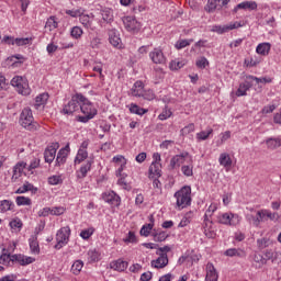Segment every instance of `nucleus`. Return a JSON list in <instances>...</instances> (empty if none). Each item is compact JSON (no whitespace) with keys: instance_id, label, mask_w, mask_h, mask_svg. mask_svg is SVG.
Segmentation results:
<instances>
[{"instance_id":"obj_59","label":"nucleus","mask_w":281,"mask_h":281,"mask_svg":"<svg viewBox=\"0 0 281 281\" xmlns=\"http://www.w3.org/2000/svg\"><path fill=\"white\" fill-rule=\"evenodd\" d=\"M181 67H183L182 61L172 60L169 64V68L171 69V71H177L178 69H181Z\"/></svg>"},{"instance_id":"obj_26","label":"nucleus","mask_w":281,"mask_h":281,"mask_svg":"<svg viewBox=\"0 0 281 281\" xmlns=\"http://www.w3.org/2000/svg\"><path fill=\"white\" fill-rule=\"evenodd\" d=\"M103 200L105 201V203H111V205H114L115 207L120 205V196H117L115 192L104 194Z\"/></svg>"},{"instance_id":"obj_51","label":"nucleus","mask_w":281,"mask_h":281,"mask_svg":"<svg viewBox=\"0 0 281 281\" xmlns=\"http://www.w3.org/2000/svg\"><path fill=\"white\" fill-rule=\"evenodd\" d=\"M72 38H80L82 36V29L80 26H74L70 31Z\"/></svg>"},{"instance_id":"obj_17","label":"nucleus","mask_w":281,"mask_h":281,"mask_svg":"<svg viewBox=\"0 0 281 281\" xmlns=\"http://www.w3.org/2000/svg\"><path fill=\"white\" fill-rule=\"evenodd\" d=\"M109 41L113 47L122 48V38H120V33L116 30L109 32Z\"/></svg>"},{"instance_id":"obj_60","label":"nucleus","mask_w":281,"mask_h":281,"mask_svg":"<svg viewBox=\"0 0 281 281\" xmlns=\"http://www.w3.org/2000/svg\"><path fill=\"white\" fill-rule=\"evenodd\" d=\"M254 260L259 265V267H262V265H267V258L262 257L260 254H256L254 256Z\"/></svg>"},{"instance_id":"obj_45","label":"nucleus","mask_w":281,"mask_h":281,"mask_svg":"<svg viewBox=\"0 0 281 281\" xmlns=\"http://www.w3.org/2000/svg\"><path fill=\"white\" fill-rule=\"evenodd\" d=\"M190 221H192V212L187 213L181 222L179 223V227H187V225H190Z\"/></svg>"},{"instance_id":"obj_33","label":"nucleus","mask_w":281,"mask_h":281,"mask_svg":"<svg viewBox=\"0 0 281 281\" xmlns=\"http://www.w3.org/2000/svg\"><path fill=\"white\" fill-rule=\"evenodd\" d=\"M12 207H14V203H12V201L10 200L0 201V212L2 213L10 212Z\"/></svg>"},{"instance_id":"obj_11","label":"nucleus","mask_w":281,"mask_h":281,"mask_svg":"<svg viewBox=\"0 0 281 281\" xmlns=\"http://www.w3.org/2000/svg\"><path fill=\"white\" fill-rule=\"evenodd\" d=\"M149 58L155 63V65H166V56H164V52L159 48H155L149 53Z\"/></svg>"},{"instance_id":"obj_7","label":"nucleus","mask_w":281,"mask_h":281,"mask_svg":"<svg viewBox=\"0 0 281 281\" xmlns=\"http://www.w3.org/2000/svg\"><path fill=\"white\" fill-rule=\"evenodd\" d=\"M69 234H71V229L69 226L61 227L56 235V241L55 249H63L64 245H67L69 240Z\"/></svg>"},{"instance_id":"obj_3","label":"nucleus","mask_w":281,"mask_h":281,"mask_svg":"<svg viewBox=\"0 0 281 281\" xmlns=\"http://www.w3.org/2000/svg\"><path fill=\"white\" fill-rule=\"evenodd\" d=\"M20 124L26 131H38L41 125L37 122H34V115L30 108H25L20 115Z\"/></svg>"},{"instance_id":"obj_8","label":"nucleus","mask_w":281,"mask_h":281,"mask_svg":"<svg viewBox=\"0 0 281 281\" xmlns=\"http://www.w3.org/2000/svg\"><path fill=\"white\" fill-rule=\"evenodd\" d=\"M3 42L8 45H18V47H22L23 45H30V43H32V37L14 38L12 36H4Z\"/></svg>"},{"instance_id":"obj_31","label":"nucleus","mask_w":281,"mask_h":281,"mask_svg":"<svg viewBox=\"0 0 281 281\" xmlns=\"http://www.w3.org/2000/svg\"><path fill=\"white\" fill-rule=\"evenodd\" d=\"M266 144H267V148H269V150H276V148H280L281 139L280 138H268L266 140Z\"/></svg>"},{"instance_id":"obj_61","label":"nucleus","mask_w":281,"mask_h":281,"mask_svg":"<svg viewBox=\"0 0 281 281\" xmlns=\"http://www.w3.org/2000/svg\"><path fill=\"white\" fill-rule=\"evenodd\" d=\"M10 227L11 229H21V227H23V222H21V220H12L10 222Z\"/></svg>"},{"instance_id":"obj_13","label":"nucleus","mask_w":281,"mask_h":281,"mask_svg":"<svg viewBox=\"0 0 281 281\" xmlns=\"http://www.w3.org/2000/svg\"><path fill=\"white\" fill-rule=\"evenodd\" d=\"M238 10H248V12H251L254 10H258V3L256 1H244L241 3H238L233 12L236 13Z\"/></svg>"},{"instance_id":"obj_32","label":"nucleus","mask_w":281,"mask_h":281,"mask_svg":"<svg viewBox=\"0 0 281 281\" xmlns=\"http://www.w3.org/2000/svg\"><path fill=\"white\" fill-rule=\"evenodd\" d=\"M214 133V130L207 128L206 131L199 132L196 134L198 142H205Z\"/></svg>"},{"instance_id":"obj_15","label":"nucleus","mask_w":281,"mask_h":281,"mask_svg":"<svg viewBox=\"0 0 281 281\" xmlns=\"http://www.w3.org/2000/svg\"><path fill=\"white\" fill-rule=\"evenodd\" d=\"M58 148V143L54 144L53 146H49L44 151V158L46 164H52L54 159H56V150Z\"/></svg>"},{"instance_id":"obj_40","label":"nucleus","mask_w":281,"mask_h":281,"mask_svg":"<svg viewBox=\"0 0 281 281\" xmlns=\"http://www.w3.org/2000/svg\"><path fill=\"white\" fill-rule=\"evenodd\" d=\"M103 21L111 23L113 21V11L111 9H105L101 12Z\"/></svg>"},{"instance_id":"obj_55","label":"nucleus","mask_w":281,"mask_h":281,"mask_svg":"<svg viewBox=\"0 0 281 281\" xmlns=\"http://www.w3.org/2000/svg\"><path fill=\"white\" fill-rule=\"evenodd\" d=\"M211 32H216V34H225L227 32V26L213 25Z\"/></svg>"},{"instance_id":"obj_36","label":"nucleus","mask_w":281,"mask_h":281,"mask_svg":"<svg viewBox=\"0 0 281 281\" xmlns=\"http://www.w3.org/2000/svg\"><path fill=\"white\" fill-rule=\"evenodd\" d=\"M82 267H85V262L82 260H76L71 266L74 276H78L82 271Z\"/></svg>"},{"instance_id":"obj_39","label":"nucleus","mask_w":281,"mask_h":281,"mask_svg":"<svg viewBox=\"0 0 281 281\" xmlns=\"http://www.w3.org/2000/svg\"><path fill=\"white\" fill-rule=\"evenodd\" d=\"M32 188H34V186L30 182H25L22 187H20L16 191L15 194H25V192H30L32 191Z\"/></svg>"},{"instance_id":"obj_22","label":"nucleus","mask_w":281,"mask_h":281,"mask_svg":"<svg viewBox=\"0 0 281 281\" xmlns=\"http://www.w3.org/2000/svg\"><path fill=\"white\" fill-rule=\"evenodd\" d=\"M111 269H114V271H126V269L128 268V262L119 259L116 261H112L110 263Z\"/></svg>"},{"instance_id":"obj_63","label":"nucleus","mask_w":281,"mask_h":281,"mask_svg":"<svg viewBox=\"0 0 281 281\" xmlns=\"http://www.w3.org/2000/svg\"><path fill=\"white\" fill-rule=\"evenodd\" d=\"M172 116V111L168 110V109H165L162 111L161 114H159L158 119L164 121V120H168V117H171Z\"/></svg>"},{"instance_id":"obj_62","label":"nucleus","mask_w":281,"mask_h":281,"mask_svg":"<svg viewBox=\"0 0 281 281\" xmlns=\"http://www.w3.org/2000/svg\"><path fill=\"white\" fill-rule=\"evenodd\" d=\"M140 98H144V100H155V92H153V90H143V94H140Z\"/></svg>"},{"instance_id":"obj_42","label":"nucleus","mask_w":281,"mask_h":281,"mask_svg":"<svg viewBox=\"0 0 281 281\" xmlns=\"http://www.w3.org/2000/svg\"><path fill=\"white\" fill-rule=\"evenodd\" d=\"M246 78H247V80H255V82H257V85H267V83L271 82V79L265 78V77L258 78V77H254L250 75V76H247Z\"/></svg>"},{"instance_id":"obj_41","label":"nucleus","mask_w":281,"mask_h":281,"mask_svg":"<svg viewBox=\"0 0 281 281\" xmlns=\"http://www.w3.org/2000/svg\"><path fill=\"white\" fill-rule=\"evenodd\" d=\"M15 203L19 206H21V205H32V199L20 195V196H16Z\"/></svg>"},{"instance_id":"obj_53","label":"nucleus","mask_w":281,"mask_h":281,"mask_svg":"<svg viewBox=\"0 0 281 281\" xmlns=\"http://www.w3.org/2000/svg\"><path fill=\"white\" fill-rule=\"evenodd\" d=\"M181 135L186 136V135H190V133H194V123H191L187 126H184L181 131H180Z\"/></svg>"},{"instance_id":"obj_46","label":"nucleus","mask_w":281,"mask_h":281,"mask_svg":"<svg viewBox=\"0 0 281 281\" xmlns=\"http://www.w3.org/2000/svg\"><path fill=\"white\" fill-rule=\"evenodd\" d=\"M191 43H194V40H180L176 43V49H183V47H188Z\"/></svg>"},{"instance_id":"obj_23","label":"nucleus","mask_w":281,"mask_h":281,"mask_svg":"<svg viewBox=\"0 0 281 281\" xmlns=\"http://www.w3.org/2000/svg\"><path fill=\"white\" fill-rule=\"evenodd\" d=\"M91 166H93V160H88L83 166H81L77 173L78 179H85V177H87V172L91 170Z\"/></svg>"},{"instance_id":"obj_6","label":"nucleus","mask_w":281,"mask_h":281,"mask_svg":"<svg viewBox=\"0 0 281 281\" xmlns=\"http://www.w3.org/2000/svg\"><path fill=\"white\" fill-rule=\"evenodd\" d=\"M80 100H83L82 94L74 95L71 100L64 106L63 113L65 115H74V113H78V111H80Z\"/></svg>"},{"instance_id":"obj_29","label":"nucleus","mask_w":281,"mask_h":281,"mask_svg":"<svg viewBox=\"0 0 281 281\" xmlns=\"http://www.w3.org/2000/svg\"><path fill=\"white\" fill-rule=\"evenodd\" d=\"M143 92H144V82H142V81H136V82L134 83L133 89H132L133 95H135L136 98H142Z\"/></svg>"},{"instance_id":"obj_44","label":"nucleus","mask_w":281,"mask_h":281,"mask_svg":"<svg viewBox=\"0 0 281 281\" xmlns=\"http://www.w3.org/2000/svg\"><path fill=\"white\" fill-rule=\"evenodd\" d=\"M259 216H261V220L263 223H265V221H267V218H270L271 221H273V218H276V215H272L271 212H269L267 210H259Z\"/></svg>"},{"instance_id":"obj_30","label":"nucleus","mask_w":281,"mask_h":281,"mask_svg":"<svg viewBox=\"0 0 281 281\" xmlns=\"http://www.w3.org/2000/svg\"><path fill=\"white\" fill-rule=\"evenodd\" d=\"M194 165H192V157H190V164L181 167V172L184 177H192L194 175Z\"/></svg>"},{"instance_id":"obj_9","label":"nucleus","mask_w":281,"mask_h":281,"mask_svg":"<svg viewBox=\"0 0 281 281\" xmlns=\"http://www.w3.org/2000/svg\"><path fill=\"white\" fill-rule=\"evenodd\" d=\"M123 23L127 32H139L142 27V24L133 16H125Z\"/></svg>"},{"instance_id":"obj_34","label":"nucleus","mask_w":281,"mask_h":281,"mask_svg":"<svg viewBox=\"0 0 281 281\" xmlns=\"http://www.w3.org/2000/svg\"><path fill=\"white\" fill-rule=\"evenodd\" d=\"M47 100H49L48 93L38 94L35 98V106H43L44 104H47Z\"/></svg>"},{"instance_id":"obj_16","label":"nucleus","mask_w":281,"mask_h":281,"mask_svg":"<svg viewBox=\"0 0 281 281\" xmlns=\"http://www.w3.org/2000/svg\"><path fill=\"white\" fill-rule=\"evenodd\" d=\"M69 155V145L59 149L56 157V166H63L67 162V157Z\"/></svg>"},{"instance_id":"obj_25","label":"nucleus","mask_w":281,"mask_h":281,"mask_svg":"<svg viewBox=\"0 0 281 281\" xmlns=\"http://www.w3.org/2000/svg\"><path fill=\"white\" fill-rule=\"evenodd\" d=\"M218 162L223 168H232V157L227 153L220 155Z\"/></svg>"},{"instance_id":"obj_27","label":"nucleus","mask_w":281,"mask_h":281,"mask_svg":"<svg viewBox=\"0 0 281 281\" xmlns=\"http://www.w3.org/2000/svg\"><path fill=\"white\" fill-rule=\"evenodd\" d=\"M251 89V85L249 81H245L244 83L239 85V88L236 91L237 98H240L243 95H247V92Z\"/></svg>"},{"instance_id":"obj_5","label":"nucleus","mask_w":281,"mask_h":281,"mask_svg":"<svg viewBox=\"0 0 281 281\" xmlns=\"http://www.w3.org/2000/svg\"><path fill=\"white\" fill-rule=\"evenodd\" d=\"M217 223L221 225L236 227V225H240V215L234 213H222L217 216Z\"/></svg>"},{"instance_id":"obj_19","label":"nucleus","mask_w":281,"mask_h":281,"mask_svg":"<svg viewBox=\"0 0 281 281\" xmlns=\"http://www.w3.org/2000/svg\"><path fill=\"white\" fill-rule=\"evenodd\" d=\"M12 262H18V265L25 267L27 265H32V262H34V258L25 257L24 255H12Z\"/></svg>"},{"instance_id":"obj_54","label":"nucleus","mask_w":281,"mask_h":281,"mask_svg":"<svg viewBox=\"0 0 281 281\" xmlns=\"http://www.w3.org/2000/svg\"><path fill=\"white\" fill-rule=\"evenodd\" d=\"M10 262H12V255L2 254L0 256V265H10Z\"/></svg>"},{"instance_id":"obj_38","label":"nucleus","mask_w":281,"mask_h":281,"mask_svg":"<svg viewBox=\"0 0 281 281\" xmlns=\"http://www.w3.org/2000/svg\"><path fill=\"white\" fill-rule=\"evenodd\" d=\"M130 111L134 113L135 115H144L145 113H148V110L144 108H139V105L132 103L130 106Z\"/></svg>"},{"instance_id":"obj_18","label":"nucleus","mask_w":281,"mask_h":281,"mask_svg":"<svg viewBox=\"0 0 281 281\" xmlns=\"http://www.w3.org/2000/svg\"><path fill=\"white\" fill-rule=\"evenodd\" d=\"M205 281H218V272H216V268H214V263L206 265V277Z\"/></svg>"},{"instance_id":"obj_4","label":"nucleus","mask_w":281,"mask_h":281,"mask_svg":"<svg viewBox=\"0 0 281 281\" xmlns=\"http://www.w3.org/2000/svg\"><path fill=\"white\" fill-rule=\"evenodd\" d=\"M12 87H14L21 95H30L32 93V89H30V83H27V79L15 76L11 80Z\"/></svg>"},{"instance_id":"obj_57","label":"nucleus","mask_w":281,"mask_h":281,"mask_svg":"<svg viewBox=\"0 0 281 281\" xmlns=\"http://www.w3.org/2000/svg\"><path fill=\"white\" fill-rule=\"evenodd\" d=\"M80 236L83 238V240H89V238L93 236V228L81 231Z\"/></svg>"},{"instance_id":"obj_28","label":"nucleus","mask_w":281,"mask_h":281,"mask_svg":"<svg viewBox=\"0 0 281 281\" xmlns=\"http://www.w3.org/2000/svg\"><path fill=\"white\" fill-rule=\"evenodd\" d=\"M225 256H228L229 258H234V256H237V258H245L246 254L243 249L229 248L225 251Z\"/></svg>"},{"instance_id":"obj_21","label":"nucleus","mask_w":281,"mask_h":281,"mask_svg":"<svg viewBox=\"0 0 281 281\" xmlns=\"http://www.w3.org/2000/svg\"><path fill=\"white\" fill-rule=\"evenodd\" d=\"M155 177H161V164H159L158 161H154L149 166V178L155 179Z\"/></svg>"},{"instance_id":"obj_47","label":"nucleus","mask_w":281,"mask_h":281,"mask_svg":"<svg viewBox=\"0 0 281 281\" xmlns=\"http://www.w3.org/2000/svg\"><path fill=\"white\" fill-rule=\"evenodd\" d=\"M150 232H153V224H146L140 228V236L148 237Z\"/></svg>"},{"instance_id":"obj_58","label":"nucleus","mask_w":281,"mask_h":281,"mask_svg":"<svg viewBox=\"0 0 281 281\" xmlns=\"http://www.w3.org/2000/svg\"><path fill=\"white\" fill-rule=\"evenodd\" d=\"M195 65L196 67H199V69H205V67H207L210 63L207 61V58L201 57L200 59L196 60Z\"/></svg>"},{"instance_id":"obj_2","label":"nucleus","mask_w":281,"mask_h":281,"mask_svg":"<svg viewBox=\"0 0 281 281\" xmlns=\"http://www.w3.org/2000/svg\"><path fill=\"white\" fill-rule=\"evenodd\" d=\"M175 199L177 200V207L183 210L192 203V188L190 186L182 187L179 191L175 193Z\"/></svg>"},{"instance_id":"obj_10","label":"nucleus","mask_w":281,"mask_h":281,"mask_svg":"<svg viewBox=\"0 0 281 281\" xmlns=\"http://www.w3.org/2000/svg\"><path fill=\"white\" fill-rule=\"evenodd\" d=\"M156 254L159 257L151 260V267H154V269H164L165 267H168V255L159 251H156Z\"/></svg>"},{"instance_id":"obj_14","label":"nucleus","mask_w":281,"mask_h":281,"mask_svg":"<svg viewBox=\"0 0 281 281\" xmlns=\"http://www.w3.org/2000/svg\"><path fill=\"white\" fill-rule=\"evenodd\" d=\"M187 157H190V154L187 153V151L173 156V157L171 158V160H170V168H171V170H175L176 167L179 168V166H181V164H184Z\"/></svg>"},{"instance_id":"obj_43","label":"nucleus","mask_w":281,"mask_h":281,"mask_svg":"<svg viewBox=\"0 0 281 281\" xmlns=\"http://www.w3.org/2000/svg\"><path fill=\"white\" fill-rule=\"evenodd\" d=\"M30 249L32 254H41V248L38 247V240H36V238L30 239Z\"/></svg>"},{"instance_id":"obj_35","label":"nucleus","mask_w":281,"mask_h":281,"mask_svg":"<svg viewBox=\"0 0 281 281\" xmlns=\"http://www.w3.org/2000/svg\"><path fill=\"white\" fill-rule=\"evenodd\" d=\"M58 27V22L56 21V16H50L47 19L45 24V30H48L49 32L56 30Z\"/></svg>"},{"instance_id":"obj_12","label":"nucleus","mask_w":281,"mask_h":281,"mask_svg":"<svg viewBox=\"0 0 281 281\" xmlns=\"http://www.w3.org/2000/svg\"><path fill=\"white\" fill-rule=\"evenodd\" d=\"M25 166H27L26 162H18L14 167H13V175L11 177V181L12 183H16V181H19V179H21L22 175H23V170H25Z\"/></svg>"},{"instance_id":"obj_37","label":"nucleus","mask_w":281,"mask_h":281,"mask_svg":"<svg viewBox=\"0 0 281 281\" xmlns=\"http://www.w3.org/2000/svg\"><path fill=\"white\" fill-rule=\"evenodd\" d=\"M87 157H89V153L85 149H79L75 158V164H82Z\"/></svg>"},{"instance_id":"obj_24","label":"nucleus","mask_w":281,"mask_h":281,"mask_svg":"<svg viewBox=\"0 0 281 281\" xmlns=\"http://www.w3.org/2000/svg\"><path fill=\"white\" fill-rule=\"evenodd\" d=\"M256 52L260 56H269V53L271 52V44L270 43L258 44Z\"/></svg>"},{"instance_id":"obj_56","label":"nucleus","mask_w":281,"mask_h":281,"mask_svg":"<svg viewBox=\"0 0 281 281\" xmlns=\"http://www.w3.org/2000/svg\"><path fill=\"white\" fill-rule=\"evenodd\" d=\"M88 257L91 262H95L100 258V252H98L97 250H89Z\"/></svg>"},{"instance_id":"obj_1","label":"nucleus","mask_w":281,"mask_h":281,"mask_svg":"<svg viewBox=\"0 0 281 281\" xmlns=\"http://www.w3.org/2000/svg\"><path fill=\"white\" fill-rule=\"evenodd\" d=\"M79 111H81V113H83L82 116H77L78 122H82V124H87V122H89V120H93V117H95V115H98V110H95V108L93 106L91 101H89V99L85 98V95H82V99H80Z\"/></svg>"},{"instance_id":"obj_64","label":"nucleus","mask_w":281,"mask_h":281,"mask_svg":"<svg viewBox=\"0 0 281 281\" xmlns=\"http://www.w3.org/2000/svg\"><path fill=\"white\" fill-rule=\"evenodd\" d=\"M60 181H63V179H60V176H52L48 178V183L50 186H58V183H60Z\"/></svg>"},{"instance_id":"obj_50","label":"nucleus","mask_w":281,"mask_h":281,"mask_svg":"<svg viewBox=\"0 0 281 281\" xmlns=\"http://www.w3.org/2000/svg\"><path fill=\"white\" fill-rule=\"evenodd\" d=\"M52 216H63L65 214V207L63 206H55L50 209Z\"/></svg>"},{"instance_id":"obj_49","label":"nucleus","mask_w":281,"mask_h":281,"mask_svg":"<svg viewBox=\"0 0 281 281\" xmlns=\"http://www.w3.org/2000/svg\"><path fill=\"white\" fill-rule=\"evenodd\" d=\"M166 238H168V235L166 232H160V233L154 234V240L156 243H164V240H166Z\"/></svg>"},{"instance_id":"obj_52","label":"nucleus","mask_w":281,"mask_h":281,"mask_svg":"<svg viewBox=\"0 0 281 281\" xmlns=\"http://www.w3.org/2000/svg\"><path fill=\"white\" fill-rule=\"evenodd\" d=\"M221 10V8L218 7V3H216V0H209L207 1V5H206V10L209 12H214V10Z\"/></svg>"},{"instance_id":"obj_48","label":"nucleus","mask_w":281,"mask_h":281,"mask_svg":"<svg viewBox=\"0 0 281 281\" xmlns=\"http://www.w3.org/2000/svg\"><path fill=\"white\" fill-rule=\"evenodd\" d=\"M265 256L267 260H272V262H274L277 258H280L281 254L272 250H267Z\"/></svg>"},{"instance_id":"obj_20","label":"nucleus","mask_w":281,"mask_h":281,"mask_svg":"<svg viewBox=\"0 0 281 281\" xmlns=\"http://www.w3.org/2000/svg\"><path fill=\"white\" fill-rule=\"evenodd\" d=\"M246 221L252 225L254 227H260V223L262 222V216H260V211L256 212V215L254 214H247L246 215Z\"/></svg>"}]
</instances>
